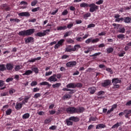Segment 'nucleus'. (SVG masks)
<instances>
[{"mask_svg": "<svg viewBox=\"0 0 131 131\" xmlns=\"http://www.w3.org/2000/svg\"><path fill=\"white\" fill-rule=\"evenodd\" d=\"M120 124V123H117L112 127V128H117V127L119 126Z\"/></svg>", "mask_w": 131, "mask_h": 131, "instance_id": "obj_38", "label": "nucleus"}, {"mask_svg": "<svg viewBox=\"0 0 131 131\" xmlns=\"http://www.w3.org/2000/svg\"><path fill=\"white\" fill-rule=\"evenodd\" d=\"M14 69L15 71H19L20 69H22V66H15Z\"/></svg>", "mask_w": 131, "mask_h": 131, "instance_id": "obj_30", "label": "nucleus"}, {"mask_svg": "<svg viewBox=\"0 0 131 131\" xmlns=\"http://www.w3.org/2000/svg\"><path fill=\"white\" fill-rule=\"evenodd\" d=\"M33 72L30 70H28L27 71H26L25 73L23 74V76L25 75H30V74H32V73Z\"/></svg>", "mask_w": 131, "mask_h": 131, "instance_id": "obj_19", "label": "nucleus"}, {"mask_svg": "<svg viewBox=\"0 0 131 131\" xmlns=\"http://www.w3.org/2000/svg\"><path fill=\"white\" fill-rule=\"evenodd\" d=\"M67 88L68 89H75V83H70L67 85Z\"/></svg>", "mask_w": 131, "mask_h": 131, "instance_id": "obj_15", "label": "nucleus"}, {"mask_svg": "<svg viewBox=\"0 0 131 131\" xmlns=\"http://www.w3.org/2000/svg\"><path fill=\"white\" fill-rule=\"evenodd\" d=\"M64 41H65V40L62 39L60 40L59 41H58L57 43H58V45L61 46H62V45H63V42H64Z\"/></svg>", "mask_w": 131, "mask_h": 131, "instance_id": "obj_39", "label": "nucleus"}, {"mask_svg": "<svg viewBox=\"0 0 131 131\" xmlns=\"http://www.w3.org/2000/svg\"><path fill=\"white\" fill-rule=\"evenodd\" d=\"M121 82V80L118 78H115L112 79L113 84H117V83H120Z\"/></svg>", "mask_w": 131, "mask_h": 131, "instance_id": "obj_11", "label": "nucleus"}, {"mask_svg": "<svg viewBox=\"0 0 131 131\" xmlns=\"http://www.w3.org/2000/svg\"><path fill=\"white\" fill-rule=\"evenodd\" d=\"M39 91V89L37 88H35L33 89V92L34 93H36V92H38Z\"/></svg>", "mask_w": 131, "mask_h": 131, "instance_id": "obj_59", "label": "nucleus"}, {"mask_svg": "<svg viewBox=\"0 0 131 131\" xmlns=\"http://www.w3.org/2000/svg\"><path fill=\"white\" fill-rule=\"evenodd\" d=\"M31 86H35V85H37V82L36 81H33L31 83Z\"/></svg>", "mask_w": 131, "mask_h": 131, "instance_id": "obj_47", "label": "nucleus"}, {"mask_svg": "<svg viewBox=\"0 0 131 131\" xmlns=\"http://www.w3.org/2000/svg\"><path fill=\"white\" fill-rule=\"evenodd\" d=\"M96 25L94 24H91L88 26V28H92V27H95Z\"/></svg>", "mask_w": 131, "mask_h": 131, "instance_id": "obj_52", "label": "nucleus"}, {"mask_svg": "<svg viewBox=\"0 0 131 131\" xmlns=\"http://www.w3.org/2000/svg\"><path fill=\"white\" fill-rule=\"evenodd\" d=\"M71 97V95L69 94H66L63 96L62 100H66V99H70Z\"/></svg>", "mask_w": 131, "mask_h": 131, "instance_id": "obj_25", "label": "nucleus"}, {"mask_svg": "<svg viewBox=\"0 0 131 131\" xmlns=\"http://www.w3.org/2000/svg\"><path fill=\"white\" fill-rule=\"evenodd\" d=\"M13 68H14V65L13 64V63H7L6 69L8 70H12Z\"/></svg>", "mask_w": 131, "mask_h": 131, "instance_id": "obj_12", "label": "nucleus"}, {"mask_svg": "<svg viewBox=\"0 0 131 131\" xmlns=\"http://www.w3.org/2000/svg\"><path fill=\"white\" fill-rule=\"evenodd\" d=\"M25 43H29V42H33L34 38L32 37H29L25 38Z\"/></svg>", "mask_w": 131, "mask_h": 131, "instance_id": "obj_6", "label": "nucleus"}, {"mask_svg": "<svg viewBox=\"0 0 131 131\" xmlns=\"http://www.w3.org/2000/svg\"><path fill=\"white\" fill-rule=\"evenodd\" d=\"M79 118H78V117L72 116L69 118V120L74 121V122H78V121H79Z\"/></svg>", "mask_w": 131, "mask_h": 131, "instance_id": "obj_9", "label": "nucleus"}, {"mask_svg": "<svg viewBox=\"0 0 131 131\" xmlns=\"http://www.w3.org/2000/svg\"><path fill=\"white\" fill-rule=\"evenodd\" d=\"M4 84H5V82L3 80H0V86H4Z\"/></svg>", "mask_w": 131, "mask_h": 131, "instance_id": "obj_58", "label": "nucleus"}, {"mask_svg": "<svg viewBox=\"0 0 131 131\" xmlns=\"http://www.w3.org/2000/svg\"><path fill=\"white\" fill-rule=\"evenodd\" d=\"M50 32V29H47L43 31V32H38L35 34V36H39V37H42V36H45L47 35V33Z\"/></svg>", "mask_w": 131, "mask_h": 131, "instance_id": "obj_4", "label": "nucleus"}, {"mask_svg": "<svg viewBox=\"0 0 131 131\" xmlns=\"http://www.w3.org/2000/svg\"><path fill=\"white\" fill-rule=\"evenodd\" d=\"M15 92H16L15 90L14 89L11 90L9 91V94H10V95H13V94H14Z\"/></svg>", "mask_w": 131, "mask_h": 131, "instance_id": "obj_56", "label": "nucleus"}, {"mask_svg": "<svg viewBox=\"0 0 131 131\" xmlns=\"http://www.w3.org/2000/svg\"><path fill=\"white\" fill-rule=\"evenodd\" d=\"M80 48L81 47L80 46V45H75L74 47H73V52H75V51H77V50H78V49H80Z\"/></svg>", "mask_w": 131, "mask_h": 131, "instance_id": "obj_22", "label": "nucleus"}, {"mask_svg": "<svg viewBox=\"0 0 131 131\" xmlns=\"http://www.w3.org/2000/svg\"><path fill=\"white\" fill-rule=\"evenodd\" d=\"M60 47H61V46L60 45H59L58 43H57V44H56L54 46V48L55 49H58L59 48H60Z\"/></svg>", "mask_w": 131, "mask_h": 131, "instance_id": "obj_61", "label": "nucleus"}, {"mask_svg": "<svg viewBox=\"0 0 131 131\" xmlns=\"http://www.w3.org/2000/svg\"><path fill=\"white\" fill-rule=\"evenodd\" d=\"M125 114H127L128 115V114H131V110H125L124 111Z\"/></svg>", "mask_w": 131, "mask_h": 131, "instance_id": "obj_43", "label": "nucleus"}, {"mask_svg": "<svg viewBox=\"0 0 131 131\" xmlns=\"http://www.w3.org/2000/svg\"><path fill=\"white\" fill-rule=\"evenodd\" d=\"M91 41H92V38H89L85 41V43L89 44Z\"/></svg>", "mask_w": 131, "mask_h": 131, "instance_id": "obj_62", "label": "nucleus"}, {"mask_svg": "<svg viewBox=\"0 0 131 131\" xmlns=\"http://www.w3.org/2000/svg\"><path fill=\"white\" fill-rule=\"evenodd\" d=\"M89 91L90 94L93 95V94H95V92H96V88L95 87L90 88H89Z\"/></svg>", "mask_w": 131, "mask_h": 131, "instance_id": "obj_18", "label": "nucleus"}, {"mask_svg": "<svg viewBox=\"0 0 131 131\" xmlns=\"http://www.w3.org/2000/svg\"><path fill=\"white\" fill-rule=\"evenodd\" d=\"M37 3H38L37 0H35V1L32 2V3H31L32 7H34V6H36V4H37Z\"/></svg>", "mask_w": 131, "mask_h": 131, "instance_id": "obj_35", "label": "nucleus"}, {"mask_svg": "<svg viewBox=\"0 0 131 131\" xmlns=\"http://www.w3.org/2000/svg\"><path fill=\"white\" fill-rule=\"evenodd\" d=\"M103 0H99L96 2V5H102L103 4Z\"/></svg>", "mask_w": 131, "mask_h": 131, "instance_id": "obj_48", "label": "nucleus"}, {"mask_svg": "<svg viewBox=\"0 0 131 131\" xmlns=\"http://www.w3.org/2000/svg\"><path fill=\"white\" fill-rule=\"evenodd\" d=\"M51 122V119H48L45 120V123L46 124H48V123H50Z\"/></svg>", "mask_w": 131, "mask_h": 131, "instance_id": "obj_55", "label": "nucleus"}, {"mask_svg": "<svg viewBox=\"0 0 131 131\" xmlns=\"http://www.w3.org/2000/svg\"><path fill=\"white\" fill-rule=\"evenodd\" d=\"M67 29V26H64L63 27L60 26L57 28V30H65Z\"/></svg>", "mask_w": 131, "mask_h": 131, "instance_id": "obj_29", "label": "nucleus"}, {"mask_svg": "<svg viewBox=\"0 0 131 131\" xmlns=\"http://www.w3.org/2000/svg\"><path fill=\"white\" fill-rule=\"evenodd\" d=\"M68 14V11L67 10H64L62 12V15L63 16H66Z\"/></svg>", "mask_w": 131, "mask_h": 131, "instance_id": "obj_45", "label": "nucleus"}, {"mask_svg": "<svg viewBox=\"0 0 131 131\" xmlns=\"http://www.w3.org/2000/svg\"><path fill=\"white\" fill-rule=\"evenodd\" d=\"M106 71H107L108 72H110L111 73V74H112V73H113V72H112V70H111V68H106Z\"/></svg>", "mask_w": 131, "mask_h": 131, "instance_id": "obj_60", "label": "nucleus"}, {"mask_svg": "<svg viewBox=\"0 0 131 131\" xmlns=\"http://www.w3.org/2000/svg\"><path fill=\"white\" fill-rule=\"evenodd\" d=\"M6 115H10L12 113V110L9 109L6 111Z\"/></svg>", "mask_w": 131, "mask_h": 131, "instance_id": "obj_44", "label": "nucleus"}, {"mask_svg": "<svg viewBox=\"0 0 131 131\" xmlns=\"http://www.w3.org/2000/svg\"><path fill=\"white\" fill-rule=\"evenodd\" d=\"M99 55H101V52L96 53L94 54L91 55L90 57H97V56H99Z\"/></svg>", "mask_w": 131, "mask_h": 131, "instance_id": "obj_41", "label": "nucleus"}, {"mask_svg": "<svg viewBox=\"0 0 131 131\" xmlns=\"http://www.w3.org/2000/svg\"><path fill=\"white\" fill-rule=\"evenodd\" d=\"M66 111L70 114H74L75 113H82L84 111V108L83 107H79L76 108L74 107H70L66 109Z\"/></svg>", "mask_w": 131, "mask_h": 131, "instance_id": "obj_1", "label": "nucleus"}, {"mask_svg": "<svg viewBox=\"0 0 131 131\" xmlns=\"http://www.w3.org/2000/svg\"><path fill=\"white\" fill-rule=\"evenodd\" d=\"M39 84L40 85H47L48 88H51V86H52V84L47 81L42 82L40 83Z\"/></svg>", "mask_w": 131, "mask_h": 131, "instance_id": "obj_14", "label": "nucleus"}, {"mask_svg": "<svg viewBox=\"0 0 131 131\" xmlns=\"http://www.w3.org/2000/svg\"><path fill=\"white\" fill-rule=\"evenodd\" d=\"M35 29H30L27 30L20 31L18 32V34L19 36H29L32 35L34 33Z\"/></svg>", "mask_w": 131, "mask_h": 131, "instance_id": "obj_2", "label": "nucleus"}, {"mask_svg": "<svg viewBox=\"0 0 131 131\" xmlns=\"http://www.w3.org/2000/svg\"><path fill=\"white\" fill-rule=\"evenodd\" d=\"M23 106V103H20L19 102L16 103V104L15 105V109L16 110H19V109H21L22 108V106Z\"/></svg>", "mask_w": 131, "mask_h": 131, "instance_id": "obj_16", "label": "nucleus"}, {"mask_svg": "<svg viewBox=\"0 0 131 131\" xmlns=\"http://www.w3.org/2000/svg\"><path fill=\"white\" fill-rule=\"evenodd\" d=\"M114 51V49L113 48H108L106 49V52L108 54H110V53H112Z\"/></svg>", "mask_w": 131, "mask_h": 131, "instance_id": "obj_31", "label": "nucleus"}, {"mask_svg": "<svg viewBox=\"0 0 131 131\" xmlns=\"http://www.w3.org/2000/svg\"><path fill=\"white\" fill-rule=\"evenodd\" d=\"M124 22H125V23H127V24L131 23V18L129 17H124Z\"/></svg>", "mask_w": 131, "mask_h": 131, "instance_id": "obj_17", "label": "nucleus"}, {"mask_svg": "<svg viewBox=\"0 0 131 131\" xmlns=\"http://www.w3.org/2000/svg\"><path fill=\"white\" fill-rule=\"evenodd\" d=\"M117 37H118V38L119 39H123L125 38V35L123 34H120L117 36Z\"/></svg>", "mask_w": 131, "mask_h": 131, "instance_id": "obj_24", "label": "nucleus"}, {"mask_svg": "<svg viewBox=\"0 0 131 131\" xmlns=\"http://www.w3.org/2000/svg\"><path fill=\"white\" fill-rule=\"evenodd\" d=\"M40 9V8L39 7H38L37 8H33V9H32V12H37V11H39Z\"/></svg>", "mask_w": 131, "mask_h": 131, "instance_id": "obj_42", "label": "nucleus"}, {"mask_svg": "<svg viewBox=\"0 0 131 131\" xmlns=\"http://www.w3.org/2000/svg\"><path fill=\"white\" fill-rule=\"evenodd\" d=\"M40 94L39 93H36L34 95V98H35L36 99H37V98H39V97H40Z\"/></svg>", "mask_w": 131, "mask_h": 131, "instance_id": "obj_49", "label": "nucleus"}, {"mask_svg": "<svg viewBox=\"0 0 131 131\" xmlns=\"http://www.w3.org/2000/svg\"><path fill=\"white\" fill-rule=\"evenodd\" d=\"M119 32V33H124V32H125V29L124 28V27L120 28Z\"/></svg>", "mask_w": 131, "mask_h": 131, "instance_id": "obj_32", "label": "nucleus"}, {"mask_svg": "<svg viewBox=\"0 0 131 131\" xmlns=\"http://www.w3.org/2000/svg\"><path fill=\"white\" fill-rule=\"evenodd\" d=\"M67 42H68V43H74V40H73L72 39L69 38L67 40Z\"/></svg>", "mask_w": 131, "mask_h": 131, "instance_id": "obj_37", "label": "nucleus"}, {"mask_svg": "<svg viewBox=\"0 0 131 131\" xmlns=\"http://www.w3.org/2000/svg\"><path fill=\"white\" fill-rule=\"evenodd\" d=\"M99 38H96V39H94L93 40H91L92 42H93V43H95V42H98V41H99Z\"/></svg>", "mask_w": 131, "mask_h": 131, "instance_id": "obj_54", "label": "nucleus"}, {"mask_svg": "<svg viewBox=\"0 0 131 131\" xmlns=\"http://www.w3.org/2000/svg\"><path fill=\"white\" fill-rule=\"evenodd\" d=\"M111 83V80H105L103 82L101 83V85L105 88V86H108Z\"/></svg>", "mask_w": 131, "mask_h": 131, "instance_id": "obj_7", "label": "nucleus"}, {"mask_svg": "<svg viewBox=\"0 0 131 131\" xmlns=\"http://www.w3.org/2000/svg\"><path fill=\"white\" fill-rule=\"evenodd\" d=\"M61 86V83H56V84H53L52 85V87L53 89H56V88H58Z\"/></svg>", "mask_w": 131, "mask_h": 131, "instance_id": "obj_27", "label": "nucleus"}, {"mask_svg": "<svg viewBox=\"0 0 131 131\" xmlns=\"http://www.w3.org/2000/svg\"><path fill=\"white\" fill-rule=\"evenodd\" d=\"M66 123L67 125H73V122L71 120H69V118L66 119Z\"/></svg>", "mask_w": 131, "mask_h": 131, "instance_id": "obj_21", "label": "nucleus"}, {"mask_svg": "<svg viewBox=\"0 0 131 131\" xmlns=\"http://www.w3.org/2000/svg\"><path fill=\"white\" fill-rule=\"evenodd\" d=\"M13 78H8L6 79V82H10V81H13Z\"/></svg>", "mask_w": 131, "mask_h": 131, "instance_id": "obj_50", "label": "nucleus"}, {"mask_svg": "<svg viewBox=\"0 0 131 131\" xmlns=\"http://www.w3.org/2000/svg\"><path fill=\"white\" fill-rule=\"evenodd\" d=\"M73 27V23L70 24L68 25L67 28H68L69 29H70Z\"/></svg>", "mask_w": 131, "mask_h": 131, "instance_id": "obj_46", "label": "nucleus"}, {"mask_svg": "<svg viewBox=\"0 0 131 131\" xmlns=\"http://www.w3.org/2000/svg\"><path fill=\"white\" fill-rule=\"evenodd\" d=\"M30 116V115L29 113H26L23 116V119H27L28 118H29V117Z\"/></svg>", "mask_w": 131, "mask_h": 131, "instance_id": "obj_26", "label": "nucleus"}, {"mask_svg": "<svg viewBox=\"0 0 131 131\" xmlns=\"http://www.w3.org/2000/svg\"><path fill=\"white\" fill-rule=\"evenodd\" d=\"M89 7L90 8V12H91V13H94V12L97 11V10H99V6L96 5L95 4H90Z\"/></svg>", "mask_w": 131, "mask_h": 131, "instance_id": "obj_3", "label": "nucleus"}, {"mask_svg": "<svg viewBox=\"0 0 131 131\" xmlns=\"http://www.w3.org/2000/svg\"><path fill=\"white\" fill-rule=\"evenodd\" d=\"M37 114H38V115H45V112L41 111V112H39L37 113Z\"/></svg>", "mask_w": 131, "mask_h": 131, "instance_id": "obj_63", "label": "nucleus"}, {"mask_svg": "<svg viewBox=\"0 0 131 131\" xmlns=\"http://www.w3.org/2000/svg\"><path fill=\"white\" fill-rule=\"evenodd\" d=\"M57 76V75L56 74H53V75L50 76L48 80V81H50V82H56V81H58V79H57V78H56Z\"/></svg>", "mask_w": 131, "mask_h": 131, "instance_id": "obj_5", "label": "nucleus"}, {"mask_svg": "<svg viewBox=\"0 0 131 131\" xmlns=\"http://www.w3.org/2000/svg\"><path fill=\"white\" fill-rule=\"evenodd\" d=\"M89 5H89L88 4L83 2L80 5V8H88L89 7Z\"/></svg>", "mask_w": 131, "mask_h": 131, "instance_id": "obj_20", "label": "nucleus"}, {"mask_svg": "<svg viewBox=\"0 0 131 131\" xmlns=\"http://www.w3.org/2000/svg\"><path fill=\"white\" fill-rule=\"evenodd\" d=\"M76 24H81L82 23V21L81 20H76Z\"/></svg>", "mask_w": 131, "mask_h": 131, "instance_id": "obj_64", "label": "nucleus"}, {"mask_svg": "<svg viewBox=\"0 0 131 131\" xmlns=\"http://www.w3.org/2000/svg\"><path fill=\"white\" fill-rule=\"evenodd\" d=\"M66 66L67 67H73L74 66H76V61H70L66 63Z\"/></svg>", "mask_w": 131, "mask_h": 131, "instance_id": "obj_8", "label": "nucleus"}, {"mask_svg": "<svg viewBox=\"0 0 131 131\" xmlns=\"http://www.w3.org/2000/svg\"><path fill=\"white\" fill-rule=\"evenodd\" d=\"M52 73H53V72H52V71H50V72H47L46 73L45 75H46V76H49L52 75Z\"/></svg>", "mask_w": 131, "mask_h": 131, "instance_id": "obj_51", "label": "nucleus"}, {"mask_svg": "<svg viewBox=\"0 0 131 131\" xmlns=\"http://www.w3.org/2000/svg\"><path fill=\"white\" fill-rule=\"evenodd\" d=\"M6 70V66L5 64H0V71L4 72Z\"/></svg>", "mask_w": 131, "mask_h": 131, "instance_id": "obj_28", "label": "nucleus"}, {"mask_svg": "<svg viewBox=\"0 0 131 131\" xmlns=\"http://www.w3.org/2000/svg\"><path fill=\"white\" fill-rule=\"evenodd\" d=\"M91 16V13H88L83 15L84 19H88L89 17Z\"/></svg>", "mask_w": 131, "mask_h": 131, "instance_id": "obj_34", "label": "nucleus"}, {"mask_svg": "<svg viewBox=\"0 0 131 131\" xmlns=\"http://www.w3.org/2000/svg\"><path fill=\"white\" fill-rule=\"evenodd\" d=\"M56 128H57V126L55 125L52 126L49 128L50 129H52V130L56 129Z\"/></svg>", "mask_w": 131, "mask_h": 131, "instance_id": "obj_53", "label": "nucleus"}, {"mask_svg": "<svg viewBox=\"0 0 131 131\" xmlns=\"http://www.w3.org/2000/svg\"><path fill=\"white\" fill-rule=\"evenodd\" d=\"M75 88H82V84H81V83H78L75 84Z\"/></svg>", "mask_w": 131, "mask_h": 131, "instance_id": "obj_36", "label": "nucleus"}, {"mask_svg": "<svg viewBox=\"0 0 131 131\" xmlns=\"http://www.w3.org/2000/svg\"><path fill=\"white\" fill-rule=\"evenodd\" d=\"M21 17H29L30 16V13L29 12H21L18 14Z\"/></svg>", "mask_w": 131, "mask_h": 131, "instance_id": "obj_10", "label": "nucleus"}, {"mask_svg": "<svg viewBox=\"0 0 131 131\" xmlns=\"http://www.w3.org/2000/svg\"><path fill=\"white\" fill-rule=\"evenodd\" d=\"M73 47L71 45H69L66 47V52H70L72 51L73 52Z\"/></svg>", "mask_w": 131, "mask_h": 131, "instance_id": "obj_13", "label": "nucleus"}, {"mask_svg": "<svg viewBox=\"0 0 131 131\" xmlns=\"http://www.w3.org/2000/svg\"><path fill=\"white\" fill-rule=\"evenodd\" d=\"M105 35H106V32H102L101 33L98 34V35L99 36Z\"/></svg>", "mask_w": 131, "mask_h": 131, "instance_id": "obj_57", "label": "nucleus"}, {"mask_svg": "<svg viewBox=\"0 0 131 131\" xmlns=\"http://www.w3.org/2000/svg\"><path fill=\"white\" fill-rule=\"evenodd\" d=\"M105 126V125L103 124H99L96 126V129H99V128H104Z\"/></svg>", "mask_w": 131, "mask_h": 131, "instance_id": "obj_23", "label": "nucleus"}, {"mask_svg": "<svg viewBox=\"0 0 131 131\" xmlns=\"http://www.w3.org/2000/svg\"><path fill=\"white\" fill-rule=\"evenodd\" d=\"M71 33H72V32L71 31L67 32L64 35V37H67V36H69V35H71Z\"/></svg>", "mask_w": 131, "mask_h": 131, "instance_id": "obj_33", "label": "nucleus"}, {"mask_svg": "<svg viewBox=\"0 0 131 131\" xmlns=\"http://www.w3.org/2000/svg\"><path fill=\"white\" fill-rule=\"evenodd\" d=\"M32 71H34V72H35V73H38V69H37V68H33L32 69Z\"/></svg>", "mask_w": 131, "mask_h": 131, "instance_id": "obj_40", "label": "nucleus"}]
</instances>
